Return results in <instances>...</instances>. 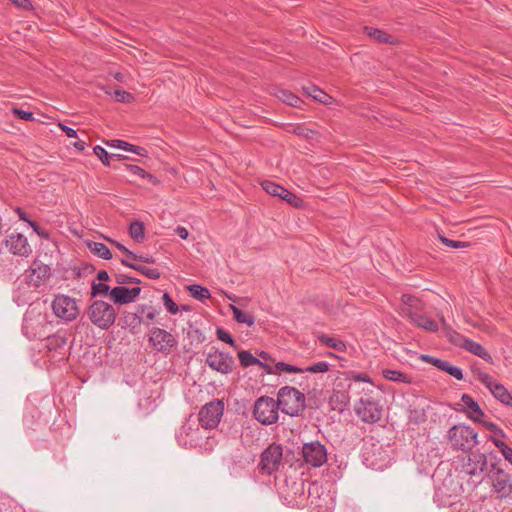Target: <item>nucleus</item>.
I'll use <instances>...</instances> for the list:
<instances>
[{
	"instance_id": "f3484780",
	"label": "nucleus",
	"mask_w": 512,
	"mask_h": 512,
	"mask_svg": "<svg viewBox=\"0 0 512 512\" xmlns=\"http://www.w3.org/2000/svg\"><path fill=\"white\" fill-rule=\"evenodd\" d=\"M6 246L9 247L13 254L23 257L29 256L32 252L27 238L20 233L10 235L9 239L6 241Z\"/></svg>"
},
{
	"instance_id": "9b49d317",
	"label": "nucleus",
	"mask_w": 512,
	"mask_h": 512,
	"mask_svg": "<svg viewBox=\"0 0 512 512\" xmlns=\"http://www.w3.org/2000/svg\"><path fill=\"white\" fill-rule=\"evenodd\" d=\"M224 411V404L219 399L206 403L199 412V423L204 429H214L218 426Z\"/></svg>"
},
{
	"instance_id": "a19ab883",
	"label": "nucleus",
	"mask_w": 512,
	"mask_h": 512,
	"mask_svg": "<svg viewBox=\"0 0 512 512\" xmlns=\"http://www.w3.org/2000/svg\"><path fill=\"white\" fill-rule=\"evenodd\" d=\"M440 371L446 372L447 374H449L450 376L454 377L457 380L463 379L462 369L457 366L452 365L447 360H444Z\"/></svg>"
},
{
	"instance_id": "052dcab7",
	"label": "nucleus",
	"mask_w": 512,
	"mask_h": 512,
	"mask_svg": "<svg viewBox=\"0 0 512 512\" xmlns=\"http://www.w3.org/2000/svg\"><path fill=\"white\" fill-rule=\"evenodd\" d=\"M187 336L193 340H195L197 343H203L205 341V336L198 328H193L190 326V329L187 332Z\"/></svg>"
},
{
	"instance_id": "4d7b16f0",
	"label": "nucleus",
	"mask_w": 512,
	"mask_h": 512,
	"mask_svg": "<svg viewBox=\"0 0 512 512\" xmlns=\"http://www.w3.org/2000/svg\"><path fill=\"white\" fill-rule=\"evenodd\" d=\"M159 311L157 309H155L154 307L152 306H149L147 305V309H146V312L144 314V322H142L143 324L145 325H150L151 323L154 322L156 316L158 315Z\"/></svg>"
},
{
	"instance_id": "2eb2a0df",
	"label": "nucleus",
	"mask_w": 512,
	"mask_h": 512,
	"mask_svg": "<svg viewBox=\"0 0 512 512\" xmlns=\"http://www.w3.org/2000/svg\"><path fill=\"white\" fill-rule=\"evenodd\" d=\"M140 293L141 288L139 286L128 288L118 285L111 289L110 299L114 304L124 305L134 302Z\"/></svg>"
},
{
	"instance_id": "20e7f679",
	"label": "nucleus",
	"mask_w": 512,
	"mask_h": 512,
	"mask_svg": "<svg viewBox=\"0 0 512 512\" xmlns=\"http://www.w3.org/2000/svg\"><path fill=\"white\" fill-rule=\"evenodd\" d=\"M477 437L478 434L473 428L463 424L454 425L448 431V439L456 450H471L478 444Z\"/></svg>"
},
{
	"instance_id": "13d9d810",
	"label": "nucleus",
	"mask_w": 512,
	"mask_h": 512,
	"mask_svg": "<svg viewBox=\"0 0 512 512\" xmlns=\"http://www.w3.org/2000/svg\"><path fill=\"white\" fill-rule=\"evenodd\" d=\"M420 359L428 364L433 365L437 369L441 370L442 364L444 362L443 359L436 358L434 356L428 355V354H422L420 356Z\"/></svg>"
},
{
	"instance_id": "a878e982",
	"label": "nucleus",
	"mask_w": 512,
	"mask_h": 512,
	"mask_svg": "<svg viewBox=\"0 0 512 512\" xmlns=\"http://www.w3.org/2000/svg\"><path fill=\"white\" fill-rule=\"evenodd\" d=\"M275 95L279 100L292 107L299 108L303 102L297 95L289 90L280 89L276 92Z\"/></svg>"
},
{
	"instance_id": "4468645a",
	"label": "nucleus",
	"mask_w": 512,
	"mask_h": 512,
	"mask_svg": "<svg viewBox=\"0 0 512 512\" xmlns=\"http://www.w3.org/2000/svg\"><path fill=\"white\" fill-rule=\"evenodd\" d=\"M488 467L487 456L479 451L471 452L468 455L467 462L463 464V470L471 476L482 475Z\"/></svg>"
},
{
	"instance_id": "79ce46f5",
	"label": "nucleus",
	"mask_w": 512,
	"mask_h": 512,
	"mask_svg": "<svg viewBox=\"0 0 512 512\" xmlns=\"http://www.w3.org/2000/svg\"><path fill=\"white\" fill-rule=\"evenodd\" d=\"M110 291H111L110 286L105 283H102V282L96 283L95 281H92V283H91V292H90L91 298L97 297L99 295H109L110 296Z\"/></svg>"
},
{
	"instance_id": "a18cd8bd",
	"label": "nucleus",
	"mask_w": 512,
	"mask_h": 512,
	"mask_svg": "<svg viewBox=\"0 0 512 512\" xmlns=\"http://www.w3.org/2000/svg\"><path fill=\"white\" fill-rule=\"evenodd\" d=\"M216 335L219 340L229 344L234 348L236 347L235 340L228 331L224 330L223 328H217Z\"/></svg>"
},
{
	"instance_id": "7ed1b4c3",
	"label": "nucleus",
	"mask_w": 512,
	"mask_h": 512,
	"mask_svg": "<svg viewBox=\"0 0 512 512\" xmlns=\"http://www.w3.org/2000/svg\"><path fill=\"white\" fill-rule=\"evenodd\" d=\"M88 319L101 330H108L117 319V312L113 305L103 301H93L87 309Z\"/></svg>"
},
{
	"instance_id": "2f4dec72",
	"label": "nucleus",
	"mask_w": 512,
	"mask_h": 512,
	"mask_svg": "<svg viewBox=\"0 0 512 512\" xmlns=\"http://www.w3.org/2000/svg\"><path fill=\"white\" fill-rule=\"evenodd\" d=\"M303 91L306 95L312 97L314 100H317L320 103H327V99L329 98L327 93L313 84L303 86Z\"/></svg>"
},
{
	"instance_id": "4be33fe9",
	"label": "nucleus",
	"mask_w": 512,
	"mask_h": 512,
	"mask_svg": "<svg viewBox=\"0 0 512 512\" xmlns=\"http://www.w3.org/2000/svg\"><path fill=\"white\" fill-rule=\"evenodd\" d=\"M106 144L110 147L119 148L128 152H132L142 157H146L148 153L145 148L130 144L124 140L113 139L107 141Z\"/></svg>"
},
{
	"instance_id": "3c124183",
	"label": "nucleus",
	"mask_w": 512,
	"mask_h": 512,
	"mask_svg": "<svg viewBox=\"0 0 512 512\" xmlns=\"http://www.w3.org/2000/svg\"><path fill=\"white\" fill-rule=\"evenodd\" d=\"M478 380L483 385H485L489 389V391L493 388V385H496L498 383L493 376L485 372L478 373Z\"/></svg>"
},
{
	"instance_id": "58836bf2",
	"label": "nucleus",
	"mask_w": 512,
	"mask_h": 512,
	"mask_svg": "<svg viewBox=\"0 0 512 512\" xmlns=\"http://www.w3.org/2000/svg\"><path fill=\"white\" fill-rule=\"evenodd\" d=\"M131 269L138 271L139 273L145 275L146 277H148L149 279H152V280H157L161 276V273L158 269L149 268V267H146V266L140 265V264L139 265H131Z\"/></svg>"
},
{
	"instance_id": "7c9ffc66",
	"label": "nucleus",
	"mask_w": 512,
	"mask_h": 512,
	"mask_svg": "<svg viewBox=\"0 0 512 512\" xmlns=\"http://www.w3.org/2000/svg\"><path fill=\"white\" fill-rule=\"evenodd\" d=\"M318 340L320 343L326 345L329 348H333L339 352H345L347 349L345 342H343L342 340L333 338V337H329L325 334L319 335Z\"/></svg>"
},
{
	"instance_id": "f8f14e48",
	"label": "nucleus",
	"mask_w": 512,
	"mask_h": 512,
	"mask_svg": "<svg viewBox=\"0 0 512 512\" xmlns=\"http://www.w3.org/2000/svg\"><path fill=\"white\" fill-rule=\"evenodd\" d=\"M148 340L156 351L165 355L170 354L178 344L172 333L157 327L150 330Z\"/></svg>"
},
{
	"instance_id": "72a5a7b5",
	"label": "nucleus",
	"mask_w": 512,
	"mask_h": 512,
	"mask_svg": "<svg viewBox=\"0 0 512 512\" xmlns=\"http://www.w3.org/2000/svg\"><path fill=\"white\" fill-rule=\"evenodd\" d=\"M444 337H446L451 344L462 349L464 348V344H466L465 341L468 340V338L455 331L452 327H446V334Z\"/></svg>"
},
{
	"instance_id": "bb28decb",
	"label": "nucleus",
	"mask_w": 512,
	"mask_h": 512,
	"mask_svg": "<svg viewBox=\"0 0 512 512\" xmlns=\"http://www.w3.org/2000/svg\"><path fill=\"white\" fill-rule=\"evenodd\" d=\"M401 302L404 305V307L402 308V313L405 316H406V312L408 311V309H411L415 312L420 311L422 309L421 300L411 294H403L401 296Z\"/></svg>"
},
{
	"instance_id": "6e6d98bb",
	"label": "nucleus",
	"mask_w": 512,
	"mask_h": 512,
	"mask_svg": "<svg viewBox=\"0 0 512 512\" xmlns=\"http://www.w3.org/2000/svg\"><path fill=\"white\" fill-rule=\"evenodd\" d=\"M114 97L117 102H122V103H130L134 99V97L131 93L126 92L124 90H115Z\"/></svg>"
},
{
	"instance_id": "f704fd0d",
	"label": "nucleus",
	"mask_w": 512,
	"mask_h": 512,
	"mask_svg": "<svg viewBox=\"0 0 512 512\" xmlns=\"http://www.w3.org/2000/svg\"><path fill=\"white\" fill-rule=\"evenodd\" d=\"M188 291L190 292V295L200 301H204L206 299H209L211 297V293L208 288L203 287L198 284H192L188 286Z\"/></svg>"
},
{
	"instance_id": "e2e57ef3",
	"label": "nucleus",
	"mask_w": 512,
	"mask_h": 512,
	"mask_svg": "<svg viewBox=\"0 0 512 512\" xmlns=\"http://www.w3.org/2000/svg\"><path fill=\"white\" fill-rule=\"evenodd\" d=\"M125 168L132 175H136L141 178H144V176L146 175V171L137 165L126 164Z\"/></svg>"
},
{
	"instance_id": "c9c22d12",
	"label": "nucleus",
	"mask_w": 512,
	"mask_h": 512,
	"mask_svg": "<svg viewBox=\"0 0 512 512\" xmlns=\"http://www.w3.org/2000/svg\"><path fill=\"white\" fill-rule=\"evenodd\" d=\"M263 190H265L269 195L280 197L281 194L285 192V188L275 182L265 180L261 183Z\"/></svg>"
},
{
	"instance_id": "ea45409f",
	"label": "nucleus",
	"mask_w": 512,
	"mask_h": 512,
	"mask_svg": "<svg viewBox=\"0 0 512 512\" xmlns=\"http://www.w3.org/2000/svg\"><path fill=\"white\" fill-rule=\"evenodd\" d=\"M440 371L446 372L447 374H449L450 376L454 377L457 380L463 379L462 369L457 366L452 365L447 360H444Z\"/></svg>"
},
{
	"instance_id": "b1692460",
	"label": "nucleus",
	"mask_w": 512,
	"mask_h": 512,
	"mask_svg": "<svg viewBox=\"0 0 512 512\" xmlns=\"http://www.w3.org/2000/svg\"><path fill=\"white\" fill-rule=\"evenodd\" d=\"M490 392L502 404L512 407V395L502 384L493 385Z\"/></svg>"
},
{
	"instance_id": "69168bd1",
	"label": "nucleus",
	"mask_w": 512,
	"mask_h": 512,
	"mask_svg": "<svg viewBox=\"0 0 512 512\" xmlns=\"http://www.w3.org/2000/svg\"><path fill=\"white\" fill-rule=\"evenodd\" d=\"M14 4L25 11H30L33 9V5L30 0H16Z\"/></svg>"
},
{
	"instance_id": "473e14b6",
	"label": "nucleus",
	"mask_w": 512,
	"mask_h": 512,
	"mask_svg": "<svg viewBox=\"0 0 512 512\" xmlns=\"http://www.w3.org/2000/svg\"><path fill=\"white\" fill-rule=\"evenodd\" d=\"M233 312V318L236 322L241 324H246L248 327H251L255 323V317L251 314H247L236 306H231Z\"/></svg>"
},
{
	"instance_id": "dca6fc26",
	"label": "nucleus",
	"mask_w": 512,
	"mask_h": 512,
	"mask_svg": "<svg viewBox=\"0 0 512 512\" xmlns=\"http://www.w3.org/2000/svg\"><path fill=\"white\" fill-rule=\"evenodd\" d=\"M51 275V269L48 265L35 260L30 269L27 270L28 283L35 288L40 287Z\"/></svg>"
},
{
	"instance_id": "0eeeda50",
	"label": "nucleus",
	"mask_w": 512,
	"mask_h": 512,
	"mask_svg": "<svg viewBox=\"0 0 512 512\" xmlns=\"http://www.w3.org/2000/svg\"><path fill=\"white\" fill-rule=\"evenodd\" d=\"M303 462L312 468H319L327 462V448L320 441L304 443L301 448Z\"/></svg>"
},
{
	"instance_id": "a211bd4d",
	"label": "nucleus",
	"mask_w": 512,
	"mask_h": 512,
	"mask_svg": "<svg viewBox=\"0 0 512 512\" xmlns=\"http://www.w3.org/2000/svg\"><path fill=\"white\" fill-rule=\"evenodd\" d=\"M406 316L417 327L422 328L428 332H437L439 330L437 322L426 315L419 314L418 312L408 309Z\"/></svg>"
},
{
	"instance_id": "ddd939ff",
	"label": "nucleus",
	"mask_w": 512,
	"mask_h": 512,
	"mask_svg": "<svg viewBox=\"0 0 512 512\" xmlns=\"http://www.w3.org/2000/svg\"><path fill=\"white\" fill-rule=\"evenodd\" d=\"M355 412L363 422L374 424L381 419L383 409L377 402L361 398L355 405Z\"/></svg>"
},
{
	"instance_id": "f03ea898",
	"label": "nucleus",
	"mask_w": 512,
	"mask_h": 512,
	"mask_svg": "<svg viewBox=\"0 0 512 512\" xmlns=\"http://www.w3.org/2000/svg\"><path fill=\"white\" fill-rule=\"evenodd\" d=\"M277 400L281 411L291 417L300 416L306 408L305 395L291 386L280 388Z\"/></svg>"
},
{
	"instance_id": "c85d7f7f",
	"label": "nucleus",
	"mask_w": 512,
	"mask_h": 512,
	"mask_svg": "<svg viewBox=\"0 0 512 512\" xmlns=\"http://www.w3.org/2000/svg\"><path fill=\"white\" fill-rule=\"evenodd\" d=\"M87 246L93 254L102 259L110 260L112 258L110 249L103 243L90 241L87 242Z\"/></svg>"
},
{
	"instance_id": "412c9836",
	"label": "nucleus",
	"mask_w": 512,
	"mask_h": 512,
	"mask_svg": "<svg viewBox=\"0 0 512 512\" xmlns=\"http://www.w3.org/2000/svg\"><path fill=\"white\" fill-rule=\"evenodd\" d=\"M465 342L466 344H464L463 349H465L466 351L470 352L473 355L480 357L481 359L485 360L488 363H493V358L491 354L482 344L475 342L469 338Z\"/></svg>"
},
{
	"instance_id": "393cba45",
	"label": "nucleus",
	"mask_w": 512,
	"mask_h": 512,
	"mask_svg": "<svg viewBox=\"0 0 512 512\" xmlns=\"http://www.w3.org/2000/svg\"><path fill=\"white\" fill-rule=\"evenodd\" d=\"M142 322H144V318L142 316H138V314L126 312L123 315V323L129 328L132 334H136L138 332L139 327L143 324Z\"/></svg>"
},
{
	"instance_id": "49530a36",
	"label": "nucleus",
	"mask_w": 512,
	"mask_h": 512,
	"mask_svg": "<svg viewBox=\"0 0 512 512\" xmlns=\"http://www.w3.org/2000/svg\"><path fill=\"white\" fill-rule=\"evenodd\" d=\"M94 154L99 158V160L106 166H110L111 155L101 146H95L93 148Z\"/></svg>"
},
{
	"instance_id": "603ef678",
	"label": "nucleus",
	"mask_w": 512,
	"mask_h": 512,
	"mask_svg": "<svg viewBox=\"0 0 512 512\" xmlns=\"http://www.w3.org/2000/svg\"><path fill=\"white\" fill-rule=\"evenodd\" d=\"M481 424H483V426L485 428H487L489 431H491L495 435L494 437L497 436V438L498 437L506 438L505 432L495 423L490 422V421H483Z\"/></svg>"
},
{
	"instance_id": "c756f323",
	"label": "nucleus",
	"mask_w": 512,
	"mask_h": 512,
	"mask_svg": "<svg viewBox=\"0 0 512 512\" xmlns=\"http://www.w3.org/2000/svg\"><path fill=\"white\" fill-rule=\"evenodd\" d=\"M382 375L385 379L394 381V382H400V383H411V377L408 376L406 373H403L399 370H392V369H384L382 371Z\"/></svg>"
},
{
	"instance_id": "aec40b11",
	"label": "nucleus",
	"mask_w": 512,
	"mask_h": 512,
	"mask_svg": "<svg viewBox=\"0 0 512 512\" xmlns=\"http://www.w3.org/2000/svg\"><path fill=\"white\" fill-rule=\"evenodd\" d=\"M44 340L46 341L45 347L49 352H54L61 356L63 355L67 345V337L65 334L57 333L51 335V333H49L48 338H45Z\"/></svg>"
},
{
	"instance_id": "5fc2aeb1",
	"label": "nucleus",
	"mask_w": 512,
	"mask_h": 512,
	"mask_svg": "<svg viewBox=\"0 0 512 512\" xmlns=\"http://www.w3.org/2000/svg\"><path fill=\"white\" fill-rule=\"evenodd\" d=\"M439 237H440V241L444 245H446L447 247H450V248L459 249V248H464V247L469 246L468 242L452 240V239H449V238H447L445 236H441V235Z\"/></svg>"
},
{
	"instance_id": "de8ad7c7",
	"label": "nucleus",
	"mask_w": 512,
	"mask_h": 512,
	"mask_svg": "<svg viewBox=\"0 0 512 512\" xmlns=\"http://www.w3.org/2000/svg\"><path fill=\"white\" fill-rule=\"evenodd\" d=\"M197 432H198V429L193 430L190 426H189V427H185V426H184V427H182V432H181V434H180V436H179V438H178V439H179V442H180L183 446H186V447H187V446H189V447H193V446H195V445H196V442H195V440H194V439H191V440L188 442L187 440H183L182 435H183V433H185V434H186V436H189V435H190V433H191V434H196Z\"/></svg>"
},
{
	"instance_id": "39448f33",
	"label": "nucleus",
	"mask_w": 512,
	"mask_h": 512,
	"mask_svg": "<svg viewBox=\"0 0 512 512\" xmlns=\"http://www.w3.org/2000/svg\"><path fill=\"white\" fill-rule=\"evenodd\" d=\"M279 409L278 400L269 396H261L254 403L253 416L261 424L271 425L278 421Z\"/></svg>"
},
{
	"instance_id": "f257e3e1",
	"label": "nucleus",
	"mask_w": 512,
	"mask_h": 512,
	"mask_svg": "<svg viewBox=\"0 0 512 512\" xmlns=\"http://www.w3.org/2000/svg\"><path fill=\"white\" fill-rule=\"evenodd\" d=\"M22 332L29 340H44L52 332V323L42 313L28 311L23 320Z\"/></svg>"
},
{
	"instance_id": "5701e85b",
	"label": "nucleus",
	"mask_w": 512,
	"mask_h": 512,
	"mask_svg": "<svg viewBox=\"0 0 512 512\" xmlns=\"http://www.w3.org/2000/svg\"><path fill=\"white\" fill-rule=\"evenodd\" d=\"M363 32L365 35H367L368 37H370L371 39H373L374 41H376L378 43H386V44L394 43L393 37L381 29L370 27V26H365L363 28Z\"/></svg>"
},
{
	"instance_id": "37998d69",
	"label": "nucleus",
	"mask_w": 512,
	"mask_h": 512,
	"mask_svg": "<svg viewBox=\"0 0 512 512\" xmlns=\"http://www.w3.org/2000/svg\"><path fill=\"white\" fill-rule=\"evenodd\" d=\"M95 267L92 264H82L80 267H74L73 273L76 278L86 277L95 272Z\"/></svg>"
},
{
	"instance_id": "1a4fd4ad",
	"label": "nucleus",
	"mask_w": 512,
	"mask_h": 512,
	"mask_svg": "<svg viewBox=\"0 0 512 512\" xmlns=\"http://www.w3.org/2000/svg\"><path fill=\"white\" fill-rule=\"evenodd\" d=\"M206 364L210 369L220 374H230L235 368L233 356L227 352L212 347L206 355Z\"/></svg>"
},
{
	"instance_id": "6ab92c4d",
	"label": "nucleus",
	"mask_w": 512,
	"mask_h": 512,
	"mask_svg": "<svg viewBox=\"0 0 512 512\" xmlns=\"http://www.w3.org/2000/svg\"><path fill=\"white\" fill-rule=\"evenodd\" d=\"M461 401L468 408L467 416L475 422L482 423L484 411L479 404L468 394H462Z\"/></svg>"
},
{
	"instance_id": "bf43d9fd",
	"label": "nucleus",
	"mask_w": 512,
	"mask_h": 512,
	"mask_svg": "<svg viewBox=\"0 0 512 512\" xmlns=\"http://www.w3.org/2000/svg\"><path fill=\"white\" fill-rule=\"evenodd\" d=\"M420 359L428 364L433 365L437 369L441 370L442 364L444 362L443 359L436 358L434 356L428 355V354H422L420 356Z\"/></svg>"
},
{
	"instance_id": "e433bc0d",
	"label": "nucleus",
	"mask_w": 512,
	"mask_h": 512,
	"mask_svg": "<svg viewBox=\"0 0 512 512\" xmlns=\"http://www.w3.org/2000/svg\"><path fill=\"white\" fill-rule=\"evenodd\" d=\"M280 199L286 201L288 204L295 208H303L305 206L304 200L291 191L285 188V192L281 194Z\"/></svg>"
},
{
	"instance_id": "8fccbe9b",
	"label": "nucleus",
	"mask_w": 512,
	"mask_h": 512,
	"mask_svg": "<svg viewBox=\"0 0 512 512\" xmlns=\"http://www.w3.org/2000/svg\"><path fill=\"white\" fill-rule=\"evenodd\" d=\"M115 281L117 284L124 286L125 284H140L141 280L135 277H130L125 274H116Z\"/></svg>"
},
{
	"instance_id": "774afa93",
	"label": "nucleus",
	"mask_w": 512,
	"mask_h": 512,
	"mask_svg": "<svg viewBox=\"0 0 512 512\" xmlns=\"http://www.w3.org/2000/svg\"><path fill=\"white\" fill-rule=\"evenodd\" d=\"M29 225L33 228V230L41 237L48 238V233L43 231L40 226L35 221H28Z\"/></svg>"
},
{
	"instance_id": "6e6552de",
	"label": "nucleus",
	"mask_w": 512,
	"mask_h": 512,
	"mask_svg": "<svg viewBox=\"0 0 512 512\" xmlns=\"http://www.w3.org/2000/svg\"><path fill=\"white\" fill-rule=\"evenodd\" d=\"M51 307L55 316L65 322H71L79 315V307L76 299L68 295H56L52 301Z\"/></svg>"
},
{
	"instance_id": "c03bdc74",
	"label": "nucleus",
	"mask_w": 512,
	"mask_h": 512,
	"mask_svg": "<svg viewBox=\"0 0 512 512\" xmlns=\"http://www.w3.org/2000/svg\"><path fill=\"white\" fill-rule=\"evenodd\" d=\"M163 304L167 311L171 314H177L179 311L178 305L173 301L170 295L165 292L162 296Z\"/></svg>"
},
{
	"instance_id": "423d86ee",
	"label": "nucleus",
	"mask_w": 512,
	"mask_h": 512,
	"mask_svg": "<svg viewBox=\"0 0 512 512\" xmlns=\"http://www.w3.org/2000/svg\"><path fill=\"white\" fill-rule=\"evenodd\" d=\"M491 480L493 492L498 499H512V476L506 473L495 463H491V469L488 473Z\"/></svg>"
},
{
	"instance_id": "864d4df0",
	"label": "nucleus",
	"mask_w": 512,
	"mask_h": 512,
	"mask_svg": "<svg viewBox=\"0 0 512 512\" xmlns=\"http://www.w3.org/2000/svg\"><path fill=\"white\" fill-rule=\"evenodd\" d=\"M275 368L278 371L287 372V373H300V372L304 371L303 369H301V368H299L297 366H294V365H291V364H288V363H285V362H278V363H276Z\"/></svg>"
},
{
	"instance_id": "09e8293b",
	"label": "nucleus",
	"mask_w": 512,
	"mask_h": 512,
	"mask_svg": "<svg viewBox=\"0 0 512 512\" xmlns=\"http://www.w3.org/2000/svg\"><path fill=\"white\" fill-rule=\"evenodd\" d=\"M329 370V364L325 361H320L308 366L305 371L309 373H324Z\"/></svg>"
},
{
	"instance_id": "cd10ccee",
	"label": "nucleus",
	"mask_w": 512,
	"mask_h": 512,
	"mask_svg": "<svg viewBox=\"0 0 512 512\" xmlns=\"http://www.w3.org/2000/svg\"><path fill=\"white\" fill-rule=\"evenodd\" d=\"M129 234L135 242L142 243L145 239V227L143 222L138 220L132 221L129 225Z\"/></svg>"
},
{
	"instance_id": "0e129e2a",
	"label": "nucleus",
	"mask_w": 512,
	"mask_h": 512,
	"mask_svg": "<svg viewBox=\"0 0 512 512\" xmlns=\"http://www.w3.org/2000/svg\"><path fill=\"white\" fill-rule=\"evenodd\" d=\"M350 379L356 381V382H366L371 383L372 380L370 376L367 373H351Z\"/></svg>"
},
{
	"instance_id": "4c0bfd02",
	"label": "nucleus",
	"mask_w": 512,
	"mask_h": 512,
	"mask_svg": "<svg viewBox=\"0 0 512 512\" xmlns=\"http://www.w3.org/2000/svg\"><path fill=\"white\" fill-rule=\"evenodd\" d=\"M238 358L240 361V365L244 368H247L252 365H256L259 363V359L255 357L250 351L241 350L238 352Z\"/></svg>"
},
{
	"instance_id": "680f3d73",
	"label": "nucleus",
	"mask_w": 512,
	"mask_h": 512,
	"mask_svg": "<svg viewBox=\"0 0 512 512\" xmlns=\"http://www.w3.org/2000/svg\"><path fill=\"white\" fill-rule=\"evenodd\" d=\"M13 114L18 117L19 119L25 120V121H32L34 120V114L30 111H24L19 108H13L12 109Z\"/></svg>"
},
{
	"instance_id": "338daca9",
	"label": "nucleus",
	"mask_w": 512,
	"mask_h": 512,
	"mask_svg": "<svg viewBox=\"0 0 512 512\" xmlns=\"http://www.w3.org/2000/svg\"><path fill=\"white\" fill-rule=\"evenodd\" d=\"M61 130L65 132L66 136L69 138H76L77 137V131L69 126H66L64 124H59Z\"/></svg>"
},
{
	"instance_id": "9d476101",
	"label": "nucleus",
	"mask_w": 512,
	"mask_h": 512,
	"mask_svg": "<svg viewBox=\"0 0 512 512\" xmlns=\"http://www.w3.org/2000/svg\"><path fill=\"white\" fill-rule=\"evenodd\" d=\"M283 458V448L281 444L271 443L260 456L259 467L260 470L267 474L271 475L274 472L278 471Z\"/></svg>"
}]
</instances>
